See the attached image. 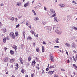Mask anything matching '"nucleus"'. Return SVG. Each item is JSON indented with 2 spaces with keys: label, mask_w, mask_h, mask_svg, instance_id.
I'll return each mask as SVG.
<instances>
[{
  "label": "nucleus",
  "mask_w": 77,
  "mask_h": 77,
  "mask_svg": "<svg viewBox=\"0 0 77 77\" xmlns=\"http://www.w3.org/2000/svg\"><path fill=\"white\" fill-rule=\"evenodd\" d=\"M46 29L48 30V33H51V31H53L54 28L53 26H46Z\"/></svg>",
  "instance_id": "nucleus-1"
},
{
  "label": "nucleus",
  "mask_w": 77,
  "mask_h": 77,
  "mask_svg": "<svg viewBox=\"0 0 77 77\" xmlns=\"http://www.w3.org/2000/svg\"><path fill=\"white\" fill-rule=\"evenodd\" d=\"M9 35L12 38H13V39H15V36L14 35V33L11 32L9 34Z\"/></svg>",
  "instance_id": "nucleus-2"
},
{
  "label": "nucleus",
  "mask_w": 77,
  "mask_h": 77,
  "mask_svg": "<svg viewBox=\"0 0 77 77\" xmlns=\"http://www.w3.org/2000/svg\"><path fill=\"white\" fill-rule=\"evenodd\" d=\"M55 32L58 35H61L62 34V31L60 30H59L58 29H56L55 30Z\"/></svg>",
  "instance_id": "nucleus-3"
},
{
  "label": "nucleus",
  "mask_w": 77,
  "mask_h": 77,
  "mask_svg": "<svg viewBox=\"0 0 77 77\" xmlns=\"http://www.w3.org/2000/svg\"><path fill=\"white\" fill-rule=\"evenodd\" d=\"M7 31V30L6 29V28L4 27L2 28V32L3 33H5Z\"/></svg>",
  "instance_id": "nucleus-4"
},
{
  "label": "nucleus",
  "mask_w": 77,
  "mask_h": 77,
  "mask_svg": "<svg viewBox=\"0 0 77 77\" xmlns=\"http://www.w3.org/2000/svg\"><path fill=\"white\" fill-rule=\"evenodd\" d=\"M39 20V18L38 17H34V20L35 21H38Z\"/></svg>",
  "instance_id": "nucleus-5"
},
{
  "label": "nucleus",
  "mask_w": 77,
  "mask_h": 77,
  "mask_svg": "<svg viewBox=\"0 0 77 77\" xmlns=\"http://www.w3.org/2000/svg\"><path fill=\"white\" fill-rule=\"evenodd\" d=\"M50 60H51L52 62H54V60H53V56L52 55L51 56L50 58L49 59Z\"/></svg>",
  "instance_id": "nucleus-6"
},
{
  "label": "nucleus",
  "mask_w": 77,
  "mask_h": 77,
  "mask_svg": "<svg viewBox=\"0 0 77 77\" xmlns=\"http://www.w3.org/2000/svg\"><path fill=\"white\" fill-rule=\"evenodd\" d=\"M29 5V2H27L24 5V6L25 8L27 7V6H28Z\"/></svg>",
  "instance_id": "nucleus-7"
},
{
  "label": "nucleus",
  "mask_w": 77,
  "mask_h": 77,
  "mask_svg": "<svg viewBox=\"0 0 77 77\" xmlns=\"http://www.w3.org/2000/svg\"><path fill=\"white\" fill-rule=\"evenodd\" d=\"M53 72H54V71H50L48 72V74L50 75H52L53 74Z\"/></svg>",
  "instance_id": "nucleus-8"
},
{
  "label": "nucleus",
  "mask_w": 77,
  "mask_h": 77,
  "mask_svg": "<svg viewBox=\"0 0 77 77\" xmlns=\"http://www.w3.org/2000/svg\"><path fill=\"white\" fill-rule=\"evenodd\" d=\"M15 62V60L13 58H12L10 60V63H13V62Z\"/></svg>",
  "instance_id": "nucleus-9"
},
{
  "label": "nucleus",
  "mask_w": 77,
  "mask_h": 77,
  "mask_svg": "<svg viewBox=\"0 0 77 77\" xmlns=\"http://www.w3.org/2000/svg\"><path fill=\"white\" fill-rule=\"evenodd\" d=\"M72 48H75V45L74 42H72Z\"/></svg>",
  "instance_id": "nucleus-10"
},
{
  "label": "nucleus",
  "mask_w": 77,
  "mask_h": 77,
  "mask_svg": "<svg viewBox=\"0 0 77 77\" xmlns=\"http://www.w3.org/2000/svg\"><path fill=\"white\" fill-rule=\"evenodd\" d=\"M19 60L20 61V62L22 64H23V59H22V58L21 57H20L19 58Z\"/></svg>",
  "instance_id": "nucleus-11"
},
{
  "label": "nucleus",
  "mask_w": 77,
  "mask_h": 77,
  "mask_svg": "<svg viewBox=\"0 0 77 77\" xmlns=\"http://www.w3.org/2000/svg\"><path fill=\"white\" fill-rule=\"evenodd\" d=\"M54 21H55L56 23L58 22V21H57V17H54Z\"/></svg>",
  "instance_id": "nucleus-12"
},
{
  "label": "nucleus",
  "mask_w": 77,
  "mask_h": 77,
  "mask_svg": "<svg viewBox=\"0 0 77 77\" xmlns=\"http://www.w3.org/2000/svg\"><path fill=\"white\" fill-rule=\"evenodd\" d=\"M8 57H6L4 60V62H8Z\"/></svg>",
  "instance_id": "nucleus-13"
},
{
  "label": "nucleus",
  "mask_w": 77,
  "mask_h": 77,
  "mask_svg": "<svg viewBox=\"0 0 77 77\" xmlns=\"http://www.w3.org/2000/svg\"><path fill=\"white\" fill-rule=\"evenodd\" d=\"M50 11L52 14H54L55 13V11H54V10L53 9H50Z\"/></svg>",
  "instance_id": "nucleus-14"
},
{
  "label": "nucleus",
  "mask_w": 77,
  "mask_h": 77,
  "mask_svg": "<svg viewBox=\"0 0 77 77\" xmlns=\"http://www.w3.org/2000/svg\"><path fill=\"white\" fill-rule=\"evenodd\" d=\"M12 48H14V49H15V50L16 51V50H17V46L15 45H14L13 46Z\"/></svg>",
  "instance_id": "nucleus-15"
},
{
  "label": "nucleus",
  "mask_w": 77,
  "mask_h": 77,
  "mask_svg": "<svg viewBox=\"0 0 77 77\" xmlns=\"http://www.w3.org/2000/svg\"><path fill=\"white\" fill-rule=\"evenodd\" d=\"M17 6H20L21 5V3L20 2H17Z\"/></svg>",
  "instance_id": "nucleus-16"
},
{
  "label": "nucleus",
  "mask_w": 77,
  "mask_h": 77,
  "mask_svg": "<svg viewBox=\"0 0 77 77\" xmlns=\"http://www.w3.org/2000/svg\"><path fill=\"white\" fill-rule=\"evenodd\" d=\"M41 6V4L40 3H39L38 4V6H37V7L38 8H40Z\"/></svg>",
  "instance_id": "nucleus-17"
},
{
  "label": "nucleus",
  "mask_w": 77,
  "mask_h": 77,
  "mask_svg": "<svg viewBox=\"0 0 77 77\" xmlns=\"http://www.w3.org/2000/svg\"><path fill=\"white\" fill-rule=\"evenodd\" d=\"M55 42L56 43H59V38H56Z\"/></svg>",
  "instance_id": "nucleus-18"
},
{
  "label": "nucleus",
  "mask_w": 77,
  "mask_h": 77,
  "mask_svg": "<svg viewBox=\"0 0 77 77\" xmlns=\"http://www.w3.org/2000/svg\"><path fill=\"white\" fill-rule=\"evenodd\" d=\"M65 45H66L67 47H70V44L68 43H66L65 44Z\"/></svg>",
  "instance_id": "nucleus-19"
},
{
  "label": "nucleus",
  "mask_w": 77,
  "mask_h": 77,
  "mask_svg": "<svg viewBox=\"0 0 77 77\" xmlns=\"http://www.w3.org/2000/svg\"><path fill=\"white\" fill-rule=\"evenodd\" d=\"M46 23L47 22L44 21H42V25H45Z\"/></svg>",
  "instance_id": "nucleus-20"
},
{
  "label": "nucleus",
  "mask_w": 77,
  "mask_h": 77,
  "mask_svg": "<svg viewBox=\"0 0 77 77\" xmlns=\"http://www.w3.org/2000/svg\"><path fill=\"white\" fill-rule=\"evenodd\" d=\"M42 53H44V46H42Z\"/></svg>",
  "instance_id": "nucleus-21"
},
{
  "label": "nucleus",
  "mask_w": 77,
  "mask_h": 77,
  "mask_svg": "<svg viewBox=\"0 0 77 77\" xmlns=\"http://www.w3.org/2000/svg\"><path fill=\"white\" fill-rule=\"evenodd\" d=\"M18 64H17V65L16 66V67H15V70H17V69H18Z\"/></svg>",
  "instance_id": "nucleus-22"
},
{
  "label": "nucleus",
  "mask_w": 77,
  "mask_h": 77,
  "mask_svg": "<svg viewBox=\"0 0 77 77\" xmlns=\"http://www.w3.org/2000/svg\"><path fill=\"white\" fill-rule=\"evenodd\" d=\"M18 32L17 31L15 32V34L17 36V37H18V35H18Z\"/></svg>",
  "instance_id": "nucleus-23"
},
{
  "label": "nucleus",
  "mask_w": 77,
  "mask_h": 77,
  "mask_svg": "<svg viewBox=\"0 0 77 77\" xmlns=\"http://www.w3.org/2000/svg\"><path fill=\"white\" fill-rule=\"evenodd\" d=\"M56 15V13H55L53 15L51 16V18H53V17H54Z\"/></svg>",
  "instance_id": "nucleus-24"
},
{
  "label": "nucleus",
  "mask_w": 77,
  "mask_h": 77,
  "mask_svg": "<svg viewBox=\"0 0 77 77\" xmlns=\"http://www.w3.org/2000/svg\"><path fill=\"white\" fill-rule=\"evenodd\" d=\"M36 51L37 52H39V48H37Z\"/></svg>",
  "instance_id": "nucleus-25"
},
{
  "label": "nucleus",
  "mask_w": 77,
  "mask_h": 77,
  "mask_svg": "<svg viewBox=\"0 0 77 77\" xmlns=\"http://www.w3.org/2000/svg\"><path fill=\"white\" fill-rule=\"evenodd\" d=\"M23 34L24 37V38H25V32L24 31H23Z\"/></svg>",
  "instance_id": "nucleus-26"
},
{
  "label": "nucleus",
  "mask_w": 77,
  "mask_h": 77,
  "mask_svg": "<svg viewBox=\"0 0 77 77\" xmlns=\"http://www.w3.org/2000/svg\"><path fill=\"white\" fill-rule=\"evenodd\" d=\"M3 42L4 43H5L6 42V38L4 37V38L3 39Z\"/></svg>",
  "instance_id": "nucleus-27"
},
{
  "label": "nucleus",
  "mask_w": 77,
  "mask_h": 77,
  "mask_svg": "<svg viewBox=\"0 0 77 77\" xmlns=\"http://www.w3.org/2000/svg\"><path fill=\"white\" fill-rule=\"evenodd\" d=\"M30 32L31 33H32V34H35V32L33 30H31Z\"/></svg>",
  "instance_id": "nucleus-28"
},
{
  "label": "nucleus",
  "mask_w": 77,
  "mask_h": 77,
  "mask_svg": "<svg viewBox=\"0 0 77 77\" xmlns=\"http://www.w3.org/2000/svg\"><path fill=\"white\" fill-rule=\"evenodd\" d=\"M51 27H53V28H54V29H55V27H56V25H53L52 26H51Z\"/></svg>",
  "instance_id": "nucleus-29"
},
{
  "label": "nucleus",
  "mask_w": 77,
  "mask_h": 77,
  "mask_svg": "<svg viewBox=\"0 0 77 77\" xmlns=\"http://www.w3.org/2000/svg\"><path fill=\"white\" fill-rule=\"evenodd\" d=\"M24 72H25V71H24V69H22L21 72L22 73H24Z\"/></svg>",
  "instance_id": "nucleus-30"
},
{
  "label": "nucleus",
  "mask_w": 77,
  "mask_h": 77,
  "mask_svg": "<svg viewBox=\"0 0 77 77\" xmlns=\"http://www.w3.org/2000/svg\"><path fill=\"white\" fill-rule=\"evenodd\" d=\"M54 68V66H50L49 67V68L50 69H51V68Z\"/></svg>",
  "instance_id": "nucleus-31"
},
{
  "label": "nucleus",
  "mask_w": 77,
  "mask_h": 77,
  "mask_svg": "<svg viewBox=\"0 0 77 77\" xmlns=\"http://www.w3.org/2000/svg\"><path fill=\"white\" fill-rule=\"evenodd\" d=\"M14 51H10V53L11 54H14Z\"/></svg>",
  "instance_id": "nucleus-32"
},
{
  "label": "nucleus",
  "mask_w": 77,
  "mask_h": 77,
  "mask_svg": "<svg viewBox=\"0 0 77 77\" xmlns=\"http://www.w3.org/2000/svg\"><path fill=\"white\" fill-rule=\"evenodd\" d=\"M34 35L35 37H38V35L37 34H36V33H35Z\"/></svg>",
  "instance_id": "nucleus-33"
},
{
  "label": "nucleus",
  "mask_w": 77,
  "mask_h": 77,
  "mask_svg": "<svg viewBox=\"0 0 77 77\" xmlns=\"http://www.w3.org/2000/svg\"><path fill=\"white\" fill-rule=\"evenodd\" d=\"M34 75V73H32L31 74V77H33Z\"/></svg>",
  "instance_id": "nucleus-34"
},
{
  "label": "nucleus",
  "mask_w": 77,
  "mask_h": 77,
  "mask_svg": "<svg viewBox=\"0 0 77 77\" xmlns=\"http://www.w3.org/2000/svg\"><path fill=\"white\" fill-rule=\"evenodd\" d=\"M31 59H32V58H31V57H28V60H29V61H30V60H31Z\"/></svg>",
  "instance_id": "nucleus-35"
},
{
  "label": "nucleus",
  "mask_w": 77,
  "mask_h": 77,
  "mask_svg": "<svg viewBox=\"0 0 77 77\" xmlns=\"http://www.w3.org/2000/svg\"><path fill=\"white\" fill-rule=\"evenodd\" d=\"M32 65H34V66H35V64L34 63L33 61H32Z\"/></svg>",
  "instance_id": "nucleus-36"
},
{
  "label": "nucleus",
  "mask_w": 77,
  "mask_h": 77,
  "mask_svg": "<svg viewBox=\"0 0 77 77\" xmlns=\"http://www.w3.org/2000/svg\"><path fill=\"white\" fill-rule=\"evenodd\" d=\"M73 60L74 61H75V62H77V60H75V58H74V56H73Z\"/></svg>",
  "instance_id": "nucleus-37"
},
{
  "label": "nucleus",
  "mask_w": 77,
  "mask_h": 77,
  "mask_svg": "<svg viewBox=\"0 0 77 77\" xmlns=\"http://www.w3.org/2000/svg\"><path fill=\"white\" fill-rule=\"evenodd\" d=\"M32 39V38L30 36H29L28 37V39H29V40H30Z\"/></svg>",
  "instance_id": "nucleus-38"
},
{
  "label": "nucleus",
  "mask_w": 77,
  "mask_h": 77,
  "mask_svg": "<svg viewBox=\"0 0 77 77\" xmlns=\"http://www.w3.org/2000/svg\"><path fill=\"white\" fill-rule=\"evenodd\" d=\"M59 29V27L58 26H56L55 28V29Z\"/></svg>",
  "instance_id": "nucleus-39"
},
{
  "label": "nucleus",
  "mask_w": 77,
  "mask_h": 77,
  "mask_svg": "<svg viewBox=\"0 0 77 77\" xmlns=\"http://www.w3.org/2000/svg\"><path fill=\"white\" fill-rule=\"evenodd\" d=\"M60 6L61 7H63L65 6V5H64V4H62V5H60Z\"/></svg>",
  "instance_id": "nucleus-40"
},
{
  "label": "nucleus",
  "mask_w": 77,
  "mask_h": 77,
  "mask_svg": "<svg viewBox=\"0 0 77 77\" xmlns=\"http://www.w3.org/2000/svg\"><path fill=\"white\" fill-rule=\"evenodd\" d=\"M11 21H14V17H12L11 18Z\"/></svg>",
  "instance_id": "nucleus-41"
},
{
  "label": "nucleus",
  "mask_w": 77,
  "mask_h": 77,
  "mask_svg": "<svg viewBox=\"0 0 77 77\" xmlns=\"http://www.w3.org/2000/svg\"><path fill=\"white\" fill-rule=\"evenodd\" d=\"M44 10L45 11H47V8H46L45 7H44Z\"/></svg>",
  "instance_id": "nucleus-42"
},
{
  "label": "nucleus",
  "mask_w": 77,
  "mask_h": 77,
  "mask_svg": "<svg viewBox=\"0 0 77 77\" xmlns=\"http://www.w3.org/2000/svg\"><path fill=\"white\" fill-rule=\"evenodd\" d=\"M54 77H59L58 75H56V74L54 75Z\"/></svg>",
  "instance_id": "nucleus-43"
},
{
  "label": "nucleus",
  "mask_w": 77,
  "mask_h": 77,
  "mask_svg": "<svg viewBox=\"0 0 77 77\" xmlns=\"http://www.w3.org/2000/svg\"><path fill=\"white\" fill-rule=\"evenodd\" d=\"M26 26H29V22H26Z\"/></svg>",
  "instance_id": "nucleus-44"
},
{
  "label": "nucleus",
  "mask_w": 77,
  "mask_h": 77,
  "mask_svg": "<svg viewBox=\"0 0 77 77\" xmlns=\"http://www.w3.org/2000/svg\"><path fill=\"white\" fill-rule=\"evenodd\" d=\"M43 44H44L45 45H46V43H45V41H43Z\"/></svg>",
  "instance_id": "nucleus-45"
},
{
  "label": "nucleus",
  "mask_w": 77,
  "mask_h": 77,
  "mask_svg": "<svg viewBox=\"0 0 77 77\" xmlns=\"http://www.w3.org/2000/svg\"><path fill=\"white\" fill-rule=\"evenodd\" d=\"M20 26V24H18L16 26V28H18Z\"/></svg>",
  "instance_id": "nucleus-46"
},
{
  "label": "nucleus",
  "mask_w": 77,
  "mask_h": 77,
  "mask_svg": "<svg viewBox=\"0 0 77 77\" xmlns=\"http://www.w3.org/2000/svg\"><path fill=\"white\" fill-rule=\"evenodd\" d=\"M74 29L75 30V31H76V32H77V28L75 27Z\"/></svg>",
  "instance_id": "nucleus-47"
},
{
  "label": "nucleus",
  "mask_w": 77,
  "mask_h": 77,
  "mask_svg": "<svg viewBox=\"0 0 77 77\" xmlns=\"http://www.w3.org/2000/svg\"><path fill=\"white\" fill-rule=\"evenodd\" d=\"M32 45H33V46H35V45H36V44H35V42H33L32 43Z\"/></svg>",
  "instance_id": "nucleus-48"
},
{
  "label": "nucleus",
  "mask_w": 77,
  "mask_h": 77,
  "mask_svg": "<svg viewBox=\"0 0 77 77\" xmlns=\"http://www.w3.org/2000/svg\"><path fill=\"white\" fill-rule=\"evenodd\" d=\"M42 74H45V72H44V70H42Z\"/></svg>",
  "instance_id": "nucleus-49"
},
{
  "label": "nucleus",
  "mask_w": 77,
  "mask_h": 77,
  "mask_svg": "<svg viewBox=\"0 0 77 77\" xmlns=\"http://www.w3.org/2000/svg\"><path fill=\"white\" fill-rule=\"evenodd\" d=\"M73 3H75V4H77V3L75 2V1H73L72 2Z\"/></svg>",
  "instance_id": "nucleus-50"
},
{
  "label": "nucleus",
  "mask_w": 77,
  "mask_h": 77,
  "mask_svg": "<svg viewBox=\"0 0 77 77\" xmlns=\"http://www.w3.org/2000/svg\"><path fill=\"white\" fill-rule=\"evenodd\" d=\"M48 70H49V68H46V71H48Z\"/></svg>",
  "instance_id": "nucleus-51"
},
{
  "label": "nucleus",
  "mask_w": 77,
  "mask_h": 77,
  "mask_svg": "<svg viewBox=\"0 0 77 77\" xmlns=\"http://www.w3.org/2000/svg\"><path fill=\"white\" fill-rule=\"evenodd\" d=\"M54 48H59V46H54Z\"/></svg>",
  "instance_id": "nucleus-52"
},
{
  "label": "nucleus",
  "mask_w": 77,
  "mask_h": 77,
  "mask_svg": "<svg viewBox=\"0 0 77 77\" xmlns=\"http://www.w3.org/2000/svg\"><path fill=\"white\" fill-rule=\"evenodd\" d=\"M36 68H37L38 69H39V67H37V66H36Z\"/></svg>",
  "instance_id": "nucleus-53"
},
{
  "label": "nucleus",
  "mask_w": 77,
  "mask_h": 77,
  "mask_svg": "<svg viewBox=\"0 0 77 77\" xmlns=\"http://www.w3.org/2000/svg\"><path fill=\"white\" fill-rule=\"evenodd\" d=\"M65 51H66V54H67V55H68V52L67 51H66V50H65Z\"/></svg>",
  "instance_id": "nucleus-54"
},
{
  "label": "nucleus",
  "mask_w": 77,
  "mask_h": 77,
  "mask_svg": "<svg viewBox=\"0 0 77 77\" xmlns=\"http://www.w3.org/2000/svg\"><path fill=\"white\" fill-rule=\"evenodd\" d=\"M75 58L76 60H77V54L75 56Z\"/></svg>",
  "instance_id": "nucleus-55"
},
{
  "label": "nucleus",
  "mask_w": 77,
  "mask_h": 77,
  "mask_svg": "<svg viewBox=\"0 0 77 77\" xmlns=\"http://www.w3.org/2000/svg\"><path fill=\"white\" fill-rule=\"evenodd\" d=\"M61 71H65V70L64 69H61Z\"/></svg>",
  "instance_id": "nucleus-56"
},
{
  "label": "nucleus",
  "mask_w": 77,
  "mask_h": 77,
  "mask_svg": "<svg viewBox=\"0 0 77 77\" xmlns=\"http://www.w3.org/2000/svg\"><path fill=\"white\" fill-rule=\"evenodd\" d=\"M75 27H74V26H72V29H75Z\"/></svg>",
  "instance_id": "nucleus-57"
},
{
  "label": "nucleus",
  "mask_w": 77,
  "mask_h": 77,
  "mask_svg": "<svg viewBox=\"0 0 77 77\" xmlns=\"http://www.w3.org/2000/svg\"><path fill=\"white\" fill-rule=\"evenodd\" d=\"M73 66L75 67V66H76V65H75V64H73Z\"/></svg>",
  "instance_id": "nucleus-58"
},
{
  "label": "nucleus",
  "mask_w": 77,
  "mask_h": 77,
  "mask_svg": "<svg viewBox=\"0 0 77 77\" xmlns=\"http://www.w3.org/2000/svg\"><path fill=\"white\" fill-rule=\"evenodd\" d=\"M32 26H29V29H32Z\"/></svg>",
  "instance_id": "nucleus-59"
},
{
  "label": "nucleus",
  "mask_w": 77,
  "mask_h": 77,
  "mask_svg": "<svg viewBox=\"0 0 77 77\" xmlns=\"http://www.w3.org/2000/svg\"><path fill=\"white\" fill-rule=\"evenodd\" d=\"M10 67H11V68H13V65H11V66Z\"/></svg>",
  "instance_id": "nucleus-60"
},
{
  "label": "nucleus",
  "mask_w": 77,
  "mask_h": 77,
  "mask_svg": "<svg viewBox=\"0 0 77 77\" xmlns=\"http://www.w3.org/2000/svg\"><path fill=\"white\" fill-rule=\"evenodd\" d=\"M15 20L16 21H18V19L17 18H15Z\"/></svg>",
  "instance_id": "nucleus-61"
},
{
  "label": "nucleus",
  "mask_w": 77,
  "mask_h": 77,
  "mask_svg": "<svg viewBox=\"0 0 77 77\" xmlns=\"http://www.w3.org/2000/svg\"><path fill=\"white\" fill-rule=\"evenodd\" d=\"M6 39H7V40H9V37H7L6 38Z\"/></svg>",
  "instance_id": "nucleus-62"
},
{
  "label": "nucleus",
  "mask_w": 77,
  "mask_h": 77,
  "mask_svg": "<svg viewBox=\"0 0 77 77\" xmlns=\"http://www.w3.org/2000/svg\"><path fill=\"white\" fill-rule=\"evenodd\" d=\"M67 63H69V60H68Z\"/></svg>",
  "instance_id": "nucleus-63"
},
{
  "label": "nucleus",
  "mask_w": 77,
  "mask_h": 77,
  "mask_svg": "<svg viewBox=\"0 0 77 77\" xmlns=\"http://www.w3.org/2000/svg\"><path fill=\"white\" fill-rule=\"evenodd\" d=\"M75 69H77V66H75Z\"/></svg>",
  "instance_id": "nucleus-64"
}]
</instances>
